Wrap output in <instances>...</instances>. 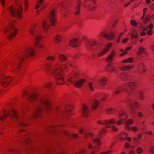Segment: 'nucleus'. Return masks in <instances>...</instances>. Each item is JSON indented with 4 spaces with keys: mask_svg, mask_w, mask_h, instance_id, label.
I'll use <instances>...</instances> for the list:
<instances>
[{
    "mask_svg": "<svg viewBox=\"0 0 154 154\" xmlns=\"http://www.w3.org/2000/svg\"><path fill=\"white\" fill-rule=\"evenodd\" d=\"M151 16L150 15H147L145 18H143V22L146 23L148 21H149L151 19Z\"/></svg>",
    "mask_w": 154,
    "mask_h": 154,
    "instance_id": "nucleus-46",
    "label": "nucleus"
},
{
    "mask_svg": "<svg viewBox=\"0 0 154 154\" xmlns=\"http://www.w3.org/2000/svg\"><path fill=\"white\" fill-rule=\"evenodd\" d=\"M21 61L18 62L17 65H16V62H13L10 63V66L11 68V71L13 72L19 71L21 67Z\"/></svg>",
    "mask_w": 154,
    "mask_h": 154,
    "instance_id": "nucleus-16",
    "label": "nucleus"
},
{
    "mask_svg": "<svg viewBox=\"0 0 154 154\" xmlns=\"http://www.w3.org/2000/svg\"><path fill=\"white\" fill-rule=\"evenodd\" d=\"M39 102L40 103L44 105L45 109L48 110L50 108L51 103L50 100L45 97H42L40 99Z\"/></svg>",
    "mask_w": 154,
    "mask_h": 154,
    "instance_id": "nucleus-11",
    "label": "nucleus"
},
{
    "mask_svg": "<svg viewBox=\"0 0 154 154\" xmlns=\"http://www.w3.org/2000/svg\"><path fill=\"white\" fill-rule=\"evenodd\" d=\"M51 82H47L45 83L44 84L43 87L44 88H50L51 87Z\"/></svg>",
    "mask_w": 154,
    "mask_h": 154,
    "instance_id": "nucleus-56",
    "label": "nucleus"
},
{
    "mask_svg": "<svg viewBox=\"0 0 154 154\" xmlns=\"http://www.w3.org/2000/svg\"><path fill=\"white\" fill-rule=\"evenodd\" d=\"M72 66L71 62L68 61L66 64H62L59 63H56L53 67V74L56 78V82L58 85L65 83L66 81L62 72L67 68V66Z\"/></svg>",
    "mask_w": 154,
    "mask_h": 154,
    "instance_id": "nucleus-1",
    "label": "nucleus"
},
{
    "mask_svg": "<svg viewBox=\"0 0 154 154\" xmlns=\"http://www.w3.org/2000/svg\"><path fill=\"white\" fill-rule=\"evenodd\" d=\"M37 24L36 23H33L32 24L30 27L29 32L32 35H34L36 34L35 30L37 29Z\"/></svg>",
    "mask_w": 154,
    "mask_h": 154,
    "instance_id": "nucleus-25",
    "label": "nucleus"
},
{
    "mask_svg": "<svg viewBox=\"0 0 154 154\" xmlns=\"http://www.w3.org/2000/svg\"><path fill=\"white\" fill-rule=\"evenodd\" d=\"M134 67V66L133 65L125 66L121 67L120 69L122 71L128 70L133 69Z\"/></svg>",
    "mask_w": 154,
    "mask_h": 154,
    "instance_id": "nucleus-36",
    "label": "nucleus"
},
{
    "mask_svg": "<svg viewBox=\"0 0 154 154\" xmlns=\"http://www.w3.org/2000/svg\"><path fill=\"white\" fill-rule=\"evenodd\" d=\"M137 70L138 72L140 74L143 73L145 72L146 69L143 63H140L138 64Z\"/></svg>",
    "mask_w": 154,
    "mask_h": 154,
    "instance_id": "nucleus-19",
    "label": "nucleus"
},
{
    "mask_svg": "<svg viewBox=\"0 0 154 154\" xmlns=\"http://www.w3.org/2000/svg\"><path fill=\"white\" fill-rule=\"evenodd\" d=\"M136 152L137 154H140L143 152V149L142 148L140 147H138L136 149Z\"/></svg>",
    "mask_w": 154,
    "mask_h": 154,
    "instance_id": "nucleus-49",
    "label": "nucleus"
},
{
    "mask_svg": "<svg viewBox=\"0 0 154 154\" xmlns=\"http://www.w3.org/2000/svg\"><path fill=\"white\" fill-rule=\"evenodd\" d=\"M54 42L57 44H58L61 42L63 40V38L61 35L60 34H57L54 36L53 38Z\"/></svg>",
    "mask_w": 154,
    "mask_h": 154,
    "instance_id": "nucleus-20",
    "label": "nucleus"
},
{
    "mask_svg": "<svg viewBox=\"0 0 154 154\" xmlns=\"http://www.w3.org/2000/svg\"><path fill=\"white\" fill-rule=\"evenodd\" d=\"M88 148L91 149H93L94 148L96 150V152H98L99 151V147L95 146L93 147V146L91 143H89L88 145Z\"/></svg>",
    "mask_w": 154,
    "mask_h": 154,
    "instance_id": "nucleus-43",
    "label": "nucleus"
},
{
    "mask_svg": "<svg viewBox=\"0 0 154 154\" xmlns=\"http://www.w3.org/2000/svg\"><path fill=\"white\" fill-rule=\"evenodd\" d=\"M49 19L51 25L54 26L55 25V11L53 9L51 10L49 13Z\"/></svg>",
    "mask_w": 154,
    "mask_h": 154,
    "instance_id": "nucleus-12",
    "label": "nucleus"
},
{
    "mask_svg": "<svg viewBox=\"0 0 154 154\" xmlns=\"http://www.w3.org/2000/svg\"><path fill=\"white\" fill-rule=\"evenodd\" d=\"M89 109L88 106L86 104L82 105V114L83 117L87 118L89 116Z\"/></svg>",
    "mask_w": 154,
    "mask_h": 154,
    "instance_id": "nucleus-15",
    "label": "nucleus"
},
{
    "mask_svg": "<svg viewBox=\"0 0 154 154\" xmlns=\"http://www.w3.org/2000/svg\"><path fill=\"white\" fill-rule=\"evenodd\" d=\"M124 147L126 149H129L130 148L131 145L130 144L126 142L125 143L124 145Z\"/></svg>",
    "mask_w": 154,
    "mask_h": 154,
    "instance_id": "nucleus-59",
    "label": "nucleus"
},
{
    "mask_svg": "<svg viewBox=\"0 0 154 154\" xmlns=\"http://www.w3.org/2000/svg\"><path fill=\"white\" fill-rule=\"evenodd\" d=\"M131 130L134 132H136L137 131L138 128L136 126H133L131 127Z\"/></svg>",
    "mask_w": 154,
    "mask_h": 154,
    "instance_id": "nucleus-60",
    "label": "nucleus"
},
{
    "mask_svg": "<svg viewBox=\"0 0 154 154\" xmlns=\"http://www.w3.org/2000/svg\"><path fill=\"white\" fill-rule=\"evenodd\" d=\"M128 136V134L125 132H122L119 134L118 137L121 140L124 141L126 140V137Z\"/></svg>",
    "mask_w": 154,
    "mask_h": 154,
    "instance_id": "nucleus-31",
    "label": "nucleus"
},
{
    "mask_svg": "<svg viewBox=\"0 0 154 154\" xmlns=\"http://www.w3.org/2000/svg\"><path fill=\"white\" fill-rule=\"evenodd\" d=\"M107 36V33L104 31H103L100 32L99 35V36L104 37L106 38Z\"/></svg>",
    "mask_w": 154,
    "mask_h": 154,
    "instance_id": "nucleus-53",
    "label": "nucleus"
},
{
    "mask_svg": "<svg viewBox=\"0 0 154 154\" xmlns=\"http://www.w3.org/2000/svg\"><path fill=\"white\" fill-rule=\"evenodd\" d=\"M84 136L86 138L88 137V136H90L91 137L94 136V134L92 132H89L85 133L84 134Z\"/></svg>",
    "mask_w": 154,
    "mask_h": 154,
    "instance_id": "nucleus-50",
    "label": "nucleus"
},
{
    "mask_svg": "<svg viewBox=\"0 0 154 154\" xmlns=\"http://www.w3.org/2000/svg\"><path fill=\"white\" fill-rule=\"evenodd\" d=\"M121 78L123 80H127L128 79V75L126 74H123Z\"/></svg>",
    "mask_w": 154,
    "mask_h": 154,
    "instance_id": "nucleus-58",
    "label": "nucleus"
},
{
    "mask_svg": "<svg viewBox=\"0 0 154 154\" xmlns=\"http://www.w3.org/2000/svg\"><path fill=\"white\" fill-rule=\"evenodd\" d=\"M112 131L114 132H117L118 131V129L117 127L115 125H113L111 126V127Z\"/></svg>",
    "mask_w": 154,
    "mask_h": 154,
    "instance_id": "nucleus-54",
    "label": "nucleus"
},
{
    "mask_svg": "<svg viewBox=\"0 0 154 154\" xmlns=\"http://www.w3.org/2000/svg\"><path fill=\"white\" fill-rule=\"evenodd\" d=\"M20 1L16 3L15 5H12L8 8V11L12 16L15 17L18 19L21 20L23 17L22 13L23 8V5Z\"/></svg>",
    "mask_w": 154,
    "mask_h": 154,
    "instance_id": "nucleus-2",
    "label": "nucleus"
},
{
    "mask_svg": "<svg viewBox=\"0 0 154 154\" xmlns=\"http://www.w3.org/2000/svg\"><path fill=\"white\" fill-rule=\"evenodd\" d=\"M131 34V38H136L138 35L137 30L136 29H134Z\"/></svg>",
    "mask_w": 154,
    "mask_h": 154,
    "instance_id": "nucleus-40",
    "label": "nucleus"
},
{
    "mask_svg": "<svg viewBox=\"0 0 154 154\" xmlns=\"http://www.w3.org/2000/svg\"><path fill=\"white\" fill-rule=\"evenodd\" d=\"M119 119L118 121H116L115 118H112L114 119L115 121L113 125L116 124L118 125H121L128 118L127 115L124 112H122L119 114Z\"/></svg>",
    "mask_w": 154,
    "mask_h": 154,
    "instance_id": "nucleus-6",
    "label": "nucleus"
},
{
    "mask_svg": "<svg viewBox=\"0 0 154 154\" xmlns=\"http://www.w3.org/2000/svg\"><path fill=\"white\" fill-rule=\"evenodd\" d=\"M46 60L52 62H54L56 60V56L55 55L48 56L47 57Z\"/></svg>",
    "mask_w": 154,
    "mask_h": 154,
    "instance_id": "nucleus-41",
    "label": "nucleus"
},
{
    "mask_svg": "<svg viewBox=\"0 0 154 154\" xmlns=\"http://www.w3.org/2000/svg\"><path fill=\"white\" fill-rule=\"evenodd\" d=\"M106 67L108 69L107 70L109 71L112 72L115 70V69L114 67L112 66L111 64H109L107 65Z\"/></svg>",
    "mask_w": 154,
    "mask_h": 154,
    "instance_id": "nucleus-47",
    "label": "nucleus"
},
{
    "mask_svg": "<svg viewBox=\"0 0 154 154\" xmlns=\"http://www.w3.org/2000/svg\"><path fill=\"white\" fill-rule=\"evenodd\" d=\"M11 115L14 117H17V112L15 109L12 108L10 109H7L0 113V120L1 121H4L8 116Z\"/></svg>",
    "mask_w": 154,
    "mask_h": 154,
    "instance_id": "nucleus-4",
    "label": "nucleus"
},
{
    "mask_svg": "<svg viewBox=\"0 0 154 154\" xmlns=\"http://www.w3.org/2000/svg\"><path fill=\"white\" fill-rule=\"evenodd\" d=\"M28 0H25L24 2V10L25 11H28V8L29 7Z\"/></svg>",
    "mask_w": 154,
    "mask_h": 154,
    "instance_id": "nucleus-51",
    "label": "nucleus"
},
{
    "mask_svg": "<svg viewBox=\"0 0 154 154\" xmlns=\"http://www.w3.org/2000/svg\"><path fill=\"white\" fill-rule=\"evenodd\" d=\"M59 7H62V8H64V9H65L66 7L65 6V4L64 2H62L60 3L59 5Z\"/></svg>",
    "mask_w": 154,
    "mask_h": 154,
    "instance_id": "nucleus-62",
    "label": "nucleus"
},
{
    "mask_svg": "<svg viewBox=\"0 0 154 154\" xmlns=\"http://www.w3.org/2000/svg\"><path fill=\"white\" fill-rule=\"evenodd\" d=\"M115 35L114 31H112L109 33H107L106 38L110 40H112L113 39Z\"/></svg>",
    "mask_w": 154,
    "mask_h": 154,
    "instance_id": "nucleus-37",
    "label": "nucleus"
},
{
    "mask_svg": "<svg viewBox=\"0 0 154 154\" xmlns=\"http://www.w3.org/2000/svg\"><path fill=\"white\" fill-rule=\"evenodd\" d=\"M12 79L10 76H7L4 75L0 76V84L4 88L7 87L11 83Z\"/></svg>",
    "mask_w": 154,
    "mask_h": 154,
    "instance_id": "nucleus-5",
    "label": "nucleus"
},
{
    "mask_svg": "<svg viewBox=\"0 0 154 154\" xmlns=\"http://www.w3.org/2000/svg\"><path fill=\"white\" fill-rule=\"evenodd\" d=\"M35 54L34 49L32 47H29L27 48L25 54V57L29 58L35 55Z\"/></svg>",
    "mask_w": 154,
    "mask_h": 154,
    "instance_id": "nucleus-17",
    "label": "nucleus"
},
{
    "mask_svg": "<svg viewBox=\"0 0 154 154\" xmlns=\"http://www.w3.org/2000/svg\"><path fill=\"white\" fill-rule=\"evenodd\" d=\"M100 101L97 99H94L92 102L91 109L92 110H94L99 106Z\"/></svg>",
    "mask_w": 154,
    "mask_h": 154,
    "instance_id": "nucleus-26",
    "label": "nucleus"
},
{
    "mask_svg": "<svg viewBox=\"0 0 154 154\" xmlns=\"http://www.w3.org/2000/svg\"><path fill=\"white\" fill-rule=\"evenodd\" d=\"M107 80V78L106 77H103L100 79L99 81V83L101 85L104 86L106 84Z\"/></svg>",
    "mask_w": 154,
    "mask_h": 154,
    "instance_id": "nucleus-32",
    "label": "nucleus"
},
{
    "mask_svg": "<svg viewBox=\"0 0 154 154\" xmlns=\"http://www.w3.org/2000/svg\"><path fill=\"white\" fill-rule=\"evenodd\" d=\"M125 85H123V86L122 87L120 88L118 90H117L115 92L114 94H119L120 93L122 92H125L127 91V89L125 88Z\"/></svg>",
    "mask_w": 154,
    "mask_h": 154,
    "instance_id": "nucleus-33",
    "label": "nucleus"
},
{
    "mask_svg": "<svg viewBox=\"0 0 154 154\" xmlns=\"http://www.w3.org/2000/svg\"><path fill=\"white\" fill-rule=\"evenodd\" d=\"M116 111V109L114 108H109L105 110L106 112L108 114H114Z\"/></svg>",
    "mask_w": 154,
    "mask_h": 154,
    "instance_id": "nucleus-34",
    "label": "nucleus"
},
{
    "mask_svg": "<svg viewBox=\"0 0 154 154\" xmlns=\"http://www.w3.org/2000/svg\"><path fill=\"white\" fill-rule=\"evenodd\" d=\"M139 99L140 100H143L145 97V95L144 92L142 91H140L139 93Z\"/></svg>",
    "mask_w": 154,
    "mask_h": 154,
    "instance_id": "nucleus-44",
    "label": "nucleus"
},
{
    "mask_svg": "<svg viewBox=\"0 0 154 154\" xmlns=\"http://www.w3.org/2000/svg\"><path fill=\"white\" fill-rule=\"evenodd\" d=\"M134 106L136 108L139 107L140 106V104L137 101H135L134 103Z\"/></svg>",
    "mask_w": 154,
    "mask_h": 154,
    "instance_id": "nucleus-63",
    "label": "nucleus"
},
{
    "mask_svg": "<svg viewBox=\"0 0 154 154\" xmlns=\"http://www.w3.org/2000/svg\"><path fill=\"white\" fill-rule=\"evenodd\" d=\"M42 27L45 31H47L49 29L50 25L48 24L47 20H44L42 23Z\"/></svg>",
    "mask_w": 154,
    "mask_h": 154,
    "instance_id": "nucleus-29",
    "label": "nucleus"
},
{
    "mask_svg": "<svg viewBox=\"0 0 154 154\" xmlns=\"http://www.w3.org/2000/svg\"><path fill=\"white\" fill-rule=\"evenodd\" d=\"M133 62V59L132 58L130 57L128 59H125L123 60L121 62L122 63H131Z\"/></svg>",
    "mask_w": 154,
    "mask_h": 154,
    "instance_id": "nucleus-42",
    "label": "nucleus"
},
{
    "mask_svg": "<svg viewBox=\"0 0 154 154\" xmlns=\"http://www.w3.org/2000/svg\"><path fill=\"white\" fill-rule=\"evenodd\" d=\"M95 84L94 81H93L89 82L88 86L90 89L91 91H93L94 90V86Z\"/></svg>",
    "mask_w": 154,
    "mask_h": 154,
    "instance_id": "nucleus-39",
    "label": "nucleus"
},
{
    "mask_svg": "<svg viewBox=\"0 0 154 154\" xmlns=\"http://www.w3.org/2000/svg\"><path fill=\"white\" fill-rule=\"evenodd\" d=\"M80 77L79 73L77 72H73L68 75L67 79L69 82H73Z\"/></svg>",
    "mask_w": 154,
    "mask_h": 154,
    "instance_id": "nucleus-14",
    "label": "nucleus"
},
{
    "mask_svg": "<svg viewBox=\"0 0 154 154\" xmlns=\"http://www.w3.org/2000/svg\"><path fill=\"white\" fill-rule=\"evenodd\" d=\"M144 48L143 47H140L139 48L138 52L137 53L138 55H140L142 54L145 51Z\"/></svg>",
    "mask_w": 154,
    "mask_h": 154,
    "instance_id": "nucleus-48",
    "label": "nucleus"
},
{
    "mask_svg": "<svg viewBox=\"0 0 154 154\" xmlns=\"http://www.w3.org/2000/svg\"><path fill=\"white\" fill-rule=\"evenodd\" d=\"M73 107V106L70 104H67L66 107V110L67 112H70L71 111Z\"/></svg>",
    "mask_w": 154,
    "mask_h": 154,
    "instance_id": "nucleus-45",
    "label": "nucleus"
},
{
    "mask_svg": "<svg viewBox=\"0 0 154 154\" xmlns=\"http://www.w3.org/2000/svg\"><path fill=\"white\" fill-rule=\"evenodd\" d=\"M130 23L134 27H136L137 26V23L134 20H131Z\"/></svg>",
    "mask_w": 154,
    "mask_h": 154,
    "instance_id": "nucleus-55",
    "label": "nucleus"
},
{
    "mask_svg": "<svg viewBox=\"0 0 154 154\" xmlns=\"http://www.w3.org/2000/svg\"><path fill=\"white\" fill-rule=\"evenodd\" d=\"M18 31V29L15 27L13 23L9 24L4 30L5 33H8L7 37L8 40H11L16 36Z\"/></svg>",
    "mask_w": 154,
    "mask_h": 154,
    "instance_id": "nucleus-3",
    "label": "nucleus"
},
{
    "mask_svg": "<svg viewBox=\"0 0 154 154\" xmlns=\"http://www.w3.org/2000/svg\"><path fill=\"white\" fill-rule=\"evenodd\" d=\"M69 45L72 47H76L80 45V42L78 38H73L70 41Z\"/></svg>",
    "mask_w": 154,
    "mask_h": 154,
    "instance_id": "nucleus-22",
    "label": "nucleus"
},
{
    "mask_svg": "<svg viewBox=\"0 0 154 154\" xmlns=\"http://www.w3.org/2000/svg\"><path fill=\"white\" fill-rule=\"evenodd\" d=\"M142 135L141 134L139 133L137 134V137L134 138V139L133 142L136 146H138L140 143Z\"/></svg>",
    "mask_w": 154,
    "mask_h": 154,
    "instance_id": "nucleus-27",
    "label": "nucleus"
},
{
    "mask_svg": "<svg viewBox=\"0 0 154 154\" xmlns=\"http://www.w3.org/2000/svg\"><path fill=\"white\" fill-rule=\"evenodd\" d=\"M58 58L60 61L63 62L67 60V56L64 54H60L58 56Z\"/></svg>",
    "mask_w": 154,
    "mask_h": 154,
    "instance_id": "nucleus-35",
    "label": "nucleus"
},
{
    "mask_svg": "<svg viewBox=\"0 0 154 154\" xmlns=\"http://www.w3.org/2000/svg\"><path fill=\"white\" fill-rule=\"evenodd\" d=\"M84 129L83 128H80L79 129V133L80 134H82L84 133Z\"/></svg>",
    "mask_w": 154,
    "mask_h": 154,
    "instance_id": "nucleus-64",
    "label": "nucleus"
},
{
    "mask_svg": "<svg viewBox=\"0 0 154 154\" xmlns=\"http://www.w3.org/2000/svg\"><path fill=\"white\" fill-rule=\"evenodd\" d=\"M86 79L83 78L77 80L74 83V85L77 88L81 87L83 85Z\"/></svg>",
    "mask_w": 154,
    "mask_h": 154,
    "instance_id": "nucleus-23",
    "label": "nucleus"
},
{
    "mask_svg": "<svg viewBox=\"0 0 154 154\" xmlns=\"http://www.w3.org/2000/svg\"><path fill=\"white\" fill-rule=\"evenodd\" d=\"M115 120L113 119H110L108 120H99L97 121V124L105 125L106 128H110L111 125H113L115 122Z\"/></svg>",
    "mask_w": 154,
    "mask_h": 154,
    "instance_id": "nucleus-7",
    "label": "nucleus"
},
{
    "mask_svg": "<svg viewBox=\"0 0 154 154\" xmlns=\"http://www.w3.org/2000/svg\"><path fill=\"white\" fill-rule=\"evenodd\" d=\"M149 151L151 154H154V145H151L149 148Z\"/></svg>",
    "mask_w": 154,
    "mask_h": 154,
    "instance_id": "nucleus-57",
    "label": "nucleus"
},
{
    "mask_svg": "<svg viewBox=\"0 0 154 154\" xmlns=\"http://www.w3.org/2000/svg\"><path fill=\"white\" fill-rule=\"evenodd\" d=\"M43 107L42 106H39L36 108L33 114V117L35 118H38L40 116L42 112Z\"/></svg>",
    "mask_w": 154,
    "mask_h": 154,
    "instance_id": "nucleus-18",
    "label": "nucleus"
},
{
    "mask_svg": "<svg viewBox=\"0 0 154 154\" xmlns=\"http://www.w3.org/2000/svg\"><path fill=\"white\" fill-rule=\"evenodd\" d=\"M106 131V130L105 128H103L102 130L99 133L98 135V138L93 139V143H97V146H100L101 145V143L100 142L101 137L102 135L105 134Z\"/></svg>",
    "mask_w": 154,
    "mask_h": 154,
    "instance_id": "nucleus-13",
    "label": "nucleus"
},
{
    "mask_svg": "<svg viewBox=\"0 0 154 154\" xmlns=\"http://www.w3.org/2000/svg\"><path fill=\"white\" fill-rule=\"evenodd\" d=\"M125 124H127L130 125H132L134 123V121L133 119H130L125 121Z\"/></svg>",
    "mask_w": 154,
    "mask_h": 154,
    "instance_id": "nucleus-52",
    "label": "nucleus"
},
{
    "mask_svg": "<svg viewBox=\"0 0 154 154\" xmlns=\"http://www.w3.org/2000/svg\"><path fill=\"white\" fill-rule=\"evenodd\" d=\"M95 1L96 0H85V4L84 5L88 9L93 11L97 7Z\"/></svg>",
    "mask_w": 154,
    "mask_h": 154,
    "instance_id": "nucleus-8",
    "label": "nucleus"
},
{
    "mask_svg": "<svg viewBox=\"0 0 154 154\" xmlns=\"http://www.w3.org/2000/svg\"><path fill=\"white\" fill-rule=\"evenodd\" d=\"M112 45V44L111 42L108 43L106 44L101 51L98 53L97 56L100 57L106 54L111 48Z\"/></svg>",
    "mask_w": 154,
    "mask_h": 154,
    "instance_id": "nucleus-9",
    "label": "nucleus"
},
{
    "mask_svg": "<svg viewBox=\"0 0 154 154\" xmlns=\"http://www.w3.org/2000/svg\"><path fill=\"white\" fill-rule=\"evenodd\" d=\"M116 55V52L115 50H112L106 59V60L109 63L111 62L113 60L115 56Z\"/></svg>",
    "mask_w": 154,
    "mask_h": 154,
    "instance_id": "nucleus-24",
    "label": "nucleus"
},
{
    "mask_svg": "<svg viewBox=\"0 0 154 154\" xmlns=\"http://www.w3.org/2000/svg\"><path fill=\"white\" fill-rule=\"evenodd\" d=\"M43 38L42 35L41 34H38L36 36L35 42L34 44V46L36 48L40 49L44 48L45 47L44 45L40 42V41L43 39Z\"/></svg>",
    "mask_w": 154,
    "mask_h": 154,
    "instance_id": "nucleus-10",
    "label": "nucleus"
},
{
    "mask_svg": "<svg viewBox=\"0 0 154 154\" xmlns=\"http://www.w3.org/2000/svg\"><path fill=\"white\" fill-rule=\"evenodd\" d=\"M38 94L36 92H33L31 93L29 98V100L31 101H36L38 98Z\"/></svg>",
    "mask_w": 154,
    "mask_h": 154,
    "instance_id": "nucleus-21",
    "label": "nucleus"
},
{
    "mask_svg": "<svg viewBox=\"0 0 154 154\" xmlns=\"http://www.w3.org/2000/svg\"><path fill=\"white\" fill-rule=\"evenodd\" d=\"M128 87L131 88H133L137 86V83L136 82H131L128 83Z\"/></svg>",
    "mask_w": 154,
    "mask_h": 154,
    "instance_id": "nucleus-38",
    "label": "nucleus"
},
{
    "mask_svg": "<svg viewBox=\"0 0 154 154\" xmlns=\"http://www.w3.org/2000/svg\"><path fill=\"white\" fill-rule=\"evenodd\" d=\"M87 44L88 46L92 47L98 45V42L95 39H92L88 41Z\"/></svg>",
    "mask_w": 154,
    "mask_h": 154,
    "instance_id": "nucleus-28",
    "label": "nucleus"
},
{
    "mask_svg": "<svg viewBox=\"0 0 154 154\" xmlns=\"http://www.w3.org/2000/svg\"><path fill=\"white\" fill-rule=\"evenodd\" d=\"M125 129L126 131L130 130L131 129V127H130L129 124H125Z\"/></svg>",
    "mask_w": 154,
    "mask_h": 154,
    "instance_id": "nucleus-61",
    "label": "nucleus"
},
{
    "mask_svg": "<svg viewBox=\"0 0 154 154\" xmlns=\"http://www.w3.org/2000/svg\"><path fill=\"white\" fill-rule=\"evenodd\" d=\"M78 4L75 7L74 9V13L76 15H78L80 12V5L81 2V0H78Z\"/></svg>",
    "mask_w": 154,
    "mask_h": 154,
    "instance_id": "nucleus-30",
    "label": "nucleus"
}]
</instances>
